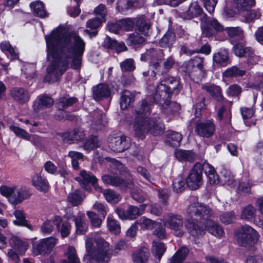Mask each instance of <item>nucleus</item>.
I'll return each instance as SVG.
<instances>
[{
  "instance_id": "1",
  "label": "nucleus",
  "mask_w": 263,
  "mask_h": 263,
  "mask_svg": "<svg viewBox=\"0 0 263 263\" xmlns=\"http://www.w3.org/2000/svg\"><path fill=\"white\" fill-rule=\"evenodd\" d=\"M47 58L51 62L47 68L45 80L54 82L58 80L68 67L79 69L85 49V42L78 35L73 33L63 36V33L58 29L53 30L49 35L45 36Z\"/></svg>"
},
{
  "instance_id": "2",
  "label": "nucleus",
  "mask_w": 263,
  "mask_h": 263,
  "mask_svg": "<svg viewBox=\"0 0 263 263\" xmlns=\"http://www.w3.org/2000/svg\"><path fill=\"white\" fill-rule=\"evenodd\" d=\"M150 100L149 97L139 102L135 111L133 127L137 137H142L147 133L154 136H160L165 130L164 125L160 118H149L145 116L151 108Z\"/></svg>"
},
{
  "instance_id": "3",
  "label": "nucleus",
  "mask_w": 263,
  "mask_h": 263,
  "mask_svg": "<svg viewBox=\"0 0 263 263\" xmlns=\"http://www.w3.org/2000/svg\"><path fill=\"white\" fill-rule=\"evenodd\" d=\"M164 54L160 48H152L147 49L141 55V60L148 62L152 70L151 76L155 78L156 75H163L167 73L173 67L175 60L172 57H169L161 64L164 59Z\"/></svg>"
},
{
  "instance_id": "4",
  "label": "nucleus",
  "mask_w": 263,
  "mask_h": 263,
  "mask_svg": "<svg viewBox=\"0 0 263 263\" xmlns=\"http://www.w3.org/2000/svg\"><path fill=\"white\" fill-rule=\"evenodd\" d=\"M96 248L93 249L91 239H87L85 242L87 253L83 260L85 263H108L111 256L109 245L103 238L95 239Z\"/></svg>"
},
{
  "instance_id": "5",
  "label": "nucleus",
  "mask_w": 263,
  "mask_h": 263,
  "mask_svg": "<svg viewBox=\"0 0 263 263\" xmlns=\"http://www.w3.org/2000/svg\"><path fill=\"white\" fill-rule=\"evenodd\" d=\"M235 237L240 246L250 248L257 243L260 235L252 227L245 224L236 230Z\"/></svg>"
},
{
  "instance_id": "6",
  "label": "nucleus",
  "mask_w": 263,
  "mask_h": 263,
  "mask_svg": "<svg viewBox=\"0 0 263 263\" xmlns=\"http://www.w3.org/2000/svg\"><path fill=\"white\" fill-rule=\"evenodd\" d=\"M186 214L193 220H199L204 223L205 220L210 218L213 212L207 205L199 202L191 203L187 207Z\"/></svg>"
},
{
  "instance_id": "7",
  "label": "nucleus",
  "mask_w": 263,
  "mask_h": 263,
  "mask_svg": "<svg viewBox=\"0 0 263 263\" xmlns=\"http://www.w3.org/2000/svg\"><path fill=\"white\" fill-rule=\"evenodd\" d=\"M172 94L162 85H158L153 96V101L163 108H166L170 106L171 110L176 112L180 109V105L176 102H171Z\"/></svg>"
},
{
  "instance_id": "8",
  "label": "nucleus",
  "mask_w": 263,
  "mask_h": 263,
  "mask_svg": "<svg viewBox=\"0 0 263 263\" xmlns=\"http://www.w3.org/2000/svg\"><path fill=\"white\" fill-rule=\"evenodd\" d=\"M57 242L58 239L53 237L41 239L33 245V253L35 255H49Z\"/></svg>"
},
{
  "instance_id": "9",
  "label": "nucleus",
  "mask_w": 263,
  "mask_h": 263,
  "mask_svg": "<svg viewBox=\"0 0 263 263\" xmlns=\"http://www.w3.org/2000/svg\"><path fill=\"white\" fill-rule=\"evenodd\" d=\"M201 168V163H196L186 177V185L192 190L198 189L203 183Z\"/></svg>"
},
{
  "instance_id": "10",
  "label": "nucleus",
  "mask_w": 263,
  "mask_h": 263,
  "mask_svg": "<svg viewBox=\"0 0 263 263\" xmlns=\"http://www.w3.org/2000/svg\"><path fill=\"white\" fill-rule=\"evenodd\" d=\"M184 219L182 216L179 214L170 213L165 222V225L173 231L175 236L181 237L184 233L183 230Z\"/></svg>"
},
{
  "instance_id": "11",
  "label": "nucleus",
  "mask_w": 263,
  "mask_h": 263,
  "mask_svg": "<svg viewBox=\"0 0 263 263\" xmlns=\"http://www.w3.org/2000/svg\"><path fill=\"white\" fill-rule=\"evenodd\" d=\"M202 35L206 37L215 35L218 32L224 30V28L216 19H208L203 22L201 26Z\"/></svg>"
},
{
  "instance_id": "12",
  "label": "nucleus",
  "mask_w": 263,
  "mask_h": 263,
  "mask_svg": "<svg viewBox=\"0 0 263 263\" xmlns=\"http://www.w3.org/2000/svg\"><path fill=\"white\" fill-rule=\"evenodd\" d=\"M130 146V139L125 136L111 137L109 140V147L116 153L123 152Z\"/></svg>"
},
{
  "instance_id": "13",
  "label": "nucleus",
  "mask_w": 263,
  "mask_h": 263,
  "mask_svg": "<svg viewBox=\"0 0 263 263\" xmlns=\"http://www.w3.org/2000/svg\"><path fill=\"white\" fill-rule=\"evenodd\" d=\"M215 130V125L211 120L196 123L195 133L200 137L210 138L213 135Z\"/></svg>"
},
{
  "instance_id": "14",
  "label": "nucleus",
  "mask_w": 263,
  "mask_h": 263,
  "mask_svg": "<svg viewBox=\"0 0 263 263\" xmlns=\"http://www.w3.org/2000/svg\"><path fill=\"white\" fill-rule=\"evenodd\" d=\"M8 242L10 247L20 254H24L28 248L27 241L22 240L17 236L11 233L8 236Z\"/></svg>"
},
{
  "instance_id": "15",
  "label": "nucleus",
  "mask_w": 263,
  "mask_h": 263,
  "mask_svg": "<svg viewBox=\"0 0 263 263\" xmlns=\"http://www.w3.org/2000/svg\"><path fill=\"white\" fill-rule=\"evenodd\" d=\"M103 182L107 184L113 186H118L122 188L130 187L132 184L127 182L125 179L120 178L115 174H108L103 175L102 177Z\"/></svg>"
},
{
  "instance_id": "16",
  "label": "nucleus",
  "mask_w": 263,
  "mask_h": 263,
  "mask_svg": "<svg viewBox=\"0 0 263 263\" xmlns=\"http://www.w3.org/2000/svg\"><path fill=\"white\" fill-rule=\"evenodd\" d=\"M202 89L208 92L212 99L215 101L216 103H222L226 102V100L222 95V91L221 87L219 86L214 84L210 85H203Z\"/></svg>"
},
{
  "instance_id": "17",
  "label": "nucleus",
  "mask_w": 263,
  "mask_h": 263,
  "mask_svg": "<svg viewBox=\"0 0 263 263\" xmlns=\"http://www.w3.org/2000/svg\"><path fill=\"white\" fill-rule=\"evenodd\" d=\"M30 195V192L27 189L24 187L17 188L15 186V190L10 198H9V201L11 204L16 205L28 198Z\"/></svg>"
},
{
  "instance_id": "18",
  "label": "nucleus",
  "mask_w": 263,
  "mask_h": 263,
  "mask_svg": "<svg viewBox=\"0 0 263 263\" xmlns=\"http://www.w3.org/2000/svg\"><path fill=\"white\" fill-rule=\"evenodd\" d=\"M10 95L20 104H25L30 100L29 92L22 87H14L11 89Z\"/></svg>"
},
{
  "instance_id": "19",
  "label": "nucleus",
  "mask_w": 263,
  "mask_h": 263,
  "mask_svg": "<svg viewBox=\"0 0 263 263\" xmlns=\"http://www.w3.org/2000/svg\"><path fill=\"white\" fill-rule=\"evenodd\" d=\"M54 101L52 98L46 95L38 96L33 103V107L35 112H39L44 108H48L53 105Z\"/></svg>"
},
{
  "instance_id": "20",
  "label": "nucleus",
  "mask_w": 263,
  "mask_h": 263,
  "mask_svg": "<svg viewBox=\"0 0 263 263\" xmlns=\"http://www.w3.org/2000/svg\"><path fill=\"white\" fill-rule=\"evenodd\" d=\"M106 123L105 116L101 110L97 109L92 117L91 128L96 130H100L105 126Z\"/></svg>"
},
{
  "instance_id": "21",
  "label": "nucleus",
  "mask_w": 263,
  "mask_h": 263,
  "mask_svg": "<svg viewBox=\"0 0 263 263\" xmlns=\"http://www.w3.org/2000/svg\"><path fill=\"white\" fill-rule=\"evenodd\" d=\"M144 4V0H118L117 8L121 12L132 8L141 7Z\"/></svg>"
},
{
  "instance_id": "22",
  "label": "nucleus",
  "mask_w": 263,
  "mask_h": 263,
  "mask_svg": "<svg viewBox=\"0 0 263 263\" xmlns=\"http://www.w3.org/2000/svg\"><path fill=\"white\" fill-rule=\"evenodd\" d=\"M92 95L95 100L99 101L110 95V90L106 84H99L92 88Z\"/></svg>"
},
{
  "instance_id": "23",
  "label": "nucleus",
  "mask_w": 263,
  "mask_h": 263,
  "mask_svg": "<svg viewBox=\"0 0 263 263\" xmlns=\"http://www.w3.org/2000/svg\"><path fill=\"white\" fill-rule=\"evenodd\" d=\"M202 10L197 3H192L190 7L184 12L180 13V16L184 19H191L199 15H205L202 14Z\"/></svg>"
},
{
  "instance_id": "24",
  "label": "nucleus",
  "mask_w": 263,
  "mask_h": 263,
  "mask_svg": "<svg viewBox=\"0 0 263 263\" xmlns=\"http://www.w3.org/2000/svg\"><path fill=\"white\" fill-rule=\"evenodd\" d=\"M185 226L189 233L194 237H199L204 233V227L188 219L185 222Z\"/></svg>"
},
{
  "instance_id": "25",
  "label": "nucleus",
  "mask_w": 263,
  "mask_h": 263,
  "mask_svg": "<svg viewBox=\"0 0 263 263\" xmlns=\"http://www.w3.org/2000/svg\"><path fill=\"white\" fill-rule=\"evenodd\" d=\"M62 220L60 216H55L51 219L47 220L43 223L41 230L44 235H49L52 233L54 229V226L59 227L61 224Z\"/></svg>"
},
{
  "instance_id": "26",
  "label": "nucleus",
  "mask_w": 263,
  "mask_h": 263,
  "mask_svg": "<svg viewBox=\"0 0 263 263\" xmlns=\"http://www.w3.org/2000/svg\"><path fill=\"white\" fill-rule=\"evenodd\" d=\"M201 172L204 171L205 174L209 178V181L211 184L218 183L219 176L216 174L215 168L208 163H201Z\"/></svg>"
},
{
  "instance_id": "27",
  "label": "nucleus",
  "mask_w": 263,
  "mask_h": 263,
  "mask_svg": "<svg viewBox=\"0 0 263 263\" xmlns=\"http://www.w3.org/2000/svg\"><path fill=\"white\" fill-rule=\"evenodd\" d=\"M158 85H162L165 89L172 93L175 90H179L180 85L179 80L173 77H168L162 80Z\"/></svg>"
},
{
  "instance_id": "28",
  "label": "nucleus",
  "mask_w": 263,
  "mask_h": 263,
  "mask_svg": "<svg viewBox=\"0 0 263 263\" xmlns=\"http://www.w3.org/2000/svg\"><path fill=\"white\" fill-rule=\"evenodd\" d=\"M102 20L100 18H94L89 20L86 24V26L87 28H89L90 30H85L84 34L88 35L91 38L96 36L98 34L97 29L101 26L102 22Z\"/></svg>"
},
{
  "instance_id": "29",
  "label": "nucleus",
  "mask_w": 263,
  "mask_h": 263,
  "mask_svg": "<svg viewBox=\"0 0 263 263\" xmlns=\"http://www.w3.org/2000/svg\"><path fill=\"white\" fill-rule=\"evenodd\" d=\"M204 223V227L212 235L217 237H222L224 235V231L218 223L211 220L210 218L205 220Z\"/></svg>"
},
{
  "instance_id": "30",
  "label": "nucleus",
  "mask_w": 263,
  "mask_h": 263,
  "mask_svg": "<svg viewBox=\"0 0 263 263\" xmlns=\"http://www.w3.org/2000/svg\"><path fill=\"white\" fill-rule=\"evenodd\" d=\"M183 67L185 68V72L189 74L195 67L201 70L203 68V58L199 57H195L188 62L183 64Z\"/></svg>"
},
{
  "instance_id": "31",
  "label": "nucleus",
  "mask_w": 263,
  "mask_h": 263,
  "mask_svg": "<svg viewBox=\"0 0 263 263\" xmlns=\"http://www.w3.org/2000/svg\"><path fill=\"white\" fill-rule=\"evenodd\" d=\"M149 256V251L146 247H141L135 251L133 254V260L134 263H145Z\"/></svg>"
},
{
  "instance_id": "32",
  "label": "nucleus",
  "mask_w": 263,
  "mask_h": 263,
  "mask_svg": "<svg viewBox=\"0 0 263 263\" xmlns=\"http://www.w3.org/2000/svg\"><path fill=\"white\" fill-rule=\"evenodd\" d=\"M224 30L227 33L231 42L242 41L243 39V31L239 27H226L224 28Z\"/></svg>"
},
{
  "instance_id": "33",
  "label": "nucleus",
  "mask_w": 263,
  "mask_h": 263,
  "mask_svg": "<svg viewBox=\"0 0 263 263\" xmlns=\"http://www.w3.org/2000/svg\"><path fill=\"white\" fill-rule=\"evenodd\" d=\"M84 214L79 213L73 218L76 227V232L78 234H84L87 230V224L85 221Z\"/></svg>"
},
{
  "instance_id": "34",
  "label": "nucleus",
  "mask_w": 263,
  "mask_h": 263,
  "mask_svg": "<svg viewBox=\"0 0 263 263\" xmlns=\"http://www.w3.org/2000/svg\"><path fill=\"white\" fill-rule=\"evenodd\" d=\"M85 134L81 129H75L63 134L64 141H79L84 139Z\"/></svg>"
},
{
  "instance_id": "35",
  "label": "nucleus",
  "mask_w": 263,
  "mask_h": 263,
  "mask_svg": "<svg viewBox=\"0 0 263 263\" xmlns=\"http://www.w3.org/2000/svg\"><path fill=\"white\" fill-rule=\"evenodd\" d=\"M80 177H77L75 179L77 181L80 182L81 185L83 188H86L87 183H91L95 184L97 179L96 177L90 174L87 173L85 171L83 170L80 172Z\"/></svg>"
},
{
  "instance_id": "36",
  "label": "nucleus",
  "mask_w": 263,
  "mask_h": 263,
  "mask_svg": "<svg viewBox=\"0 0 263 263\" xmlns=\"http://www.w3.org/2000/svg\"><path fill=\"white\" fill-rule=\"evenodd\" d=\"M189 252V249L185 247L180 248L175 254L169 259L168 263H182Z\"/></svg>"
},
{
  "instance_id": "37",
  "label": "nucleus",
  "mask_w": 263,
  "mask_h": 263,
  "mask_svg": "<svg viewBox=\"0 0 263 263\" xmlns=\"http://www.w3.org/2000/svg\"><path fill=\"white\" fill-rule=\"evenodd\" d=\"M34 15L41 18L47 15V12L45 8L44 4L40 1L31 3L30 5Z\"/></svg>"
},
{
  "instance_id": "38",
  "label": "nucleus",
  "mask_w": 263,
  "mask_h": 263,
  "mask_svg": "<svg viewBox=\"0 0 263 263\" xmlns=\"http://www.w3.org/2000/svg\"><path fill=\"white\" fill-rule=\"evenodd\" d=\"M13 215L16 219L13 221V223L15 226L20 227H25L31 229V226L28 223V221L26 219V216L23 211L16 210Z\"/></svg>"
},
{
  "instance_id": "39",
  "label": "nucleus",
  "mask_w": 263,
  "mask_h": 263,
  "mask_svg": "<svg viewBox=\"0 0 263 263\" xmlns=\"http://www.w3.org/2000/svg\"><path fill=\"white\" fill-rule=\"evenodd\" d=\"M135 100V95L127 90L121 93L120 106L122 109H126Z\"/></svg>"
},
{
  "instance_id": "40",
  "label": "nucleus",
  "mask_w": 263,
  "mask_h": 263,
  "mask_svg": "<svg viewBox=\"0 0 263 263\" xmlns=\"http://www.w3.org/2000/svg\"><path fill=\"white\" fill-rule=\"evenodd\" d=\"M182 139V135L179 133L169 131L166 136L165 141L168 144L173 147H177L179 145Z\"/></svg>"
},
{
  "instance_id": "41",
  "label": "nucleus",
  "mask_w": 263,
  "mask_h": 263,
  "mask_svg": "<svg viewBox=\"0 0 263 263\" xmlns=\"http://www.w3.org/2000/svg\"><path fill=\"white\" fill-rule=\"evenodd\" d=\"M32 182L33 185L37 190L42 192H46L48 190L49 185L48 182L39 174H35L32 176Z\"/></svg>"
},
{
  "instance_id": "42",
  "label": "nucleus",
  "mask_w": 263,
  "mask_h": 263,
  "mask_svg": "<svg viewBox=\"0 0 263 263\" xmlns=\"http://www.w3.org/2000/svg\"><path fill=\"white\" fill-rule=\"evenodd\" d=\"M214 61L222 66H226L229 63V53L227 50H221L213 55Z\"/></svg>"
},
{
  "instance_id": "43",
  "label": "nucleus",
  "mask_w": 263,
  "mask_h": 263,
  "mask_svg": "<svg viewBox=\"0 0 263 263\" xmlns=\"http://www.w3.org/2000/svg\"><path fill=\"white\" fill-rule=\"evenodd\" d=\"M256 212L255 208L251 204H248L242 209L240 217L241 219L248 221H252L253 219H257L255 218Z\"/></svg>"
},
{
  "instance_id": "44",
  "label": "nucleus",
  "mask_w": 263,
  "mask_h": 263,
  "mask_svg": "<svg viewBox=\"0 0 263 263\" xmlns=\"http://www.w3.org/2000/svg\"><path fill=\"white\" fill-rule=\"evenodd\" d=\"M77 101L78 99L75 97H61L57 100L55 106L58 110H63L69 106L75 104Z\"/></svg>"
},
{
  "instance_id": "45",
  "label": "nucleus",
  "mask_w": 263,
  "mask_h": 263,
  "mask_svg": "<svg viewBox=\"0 0 263 263\" xmlns=\"http://www.w3.org/2000/svg\"><path fill=\"white\" fill-rule=\"evenodd\" d=\"M234 181V178L231 172L226 168H222L219 176L218 182L223 185H231Z\"/></svg>"
},
{
  "instance_id": "46",
  "label": "nucleus",
  "mask_w": 263,
  "mask_h": 263,
  "mask_svg": "<svg viewBox=\"0 0 263 263\" xmlns=\"http://www.w3.org/2000/svg\"><path fill=\"white\" fill-rule=\"evenodd\" d=\"M235 8L239 11H245L255 5V0H233Z\"/></svg>"
},
{
  "instance_id": "47",
  "label": "nucleus",
  "mask_w": 263,
  "mask_h": 263,
  "mask_svg": "<svg viewBox=\"0 0 263 263\" xmlns=\"http://www.w3.org/2000/svg\"><path fill=\"white\" fill-rule=\"evenodd\" d=\"M166 251V248L163 242L159 241H154L152 253L153 254L158 258L159 261Z\"/></svg>"
},
{
  "instance_id": "48",
  "label": "nucleus",
  "mask_w": 263,
  "mask_h": 263,
  "mask_svg": "<svg viewBox=\"0 0 263 263\" xmlns=\"http://www.w3.org/2000/svg\"><path fill=\"white\" fill-rule=\"evenodd\" d=\"M176 36L171 31L167 32L160 41V45L162 47L171 46L175 42Z\"/></svg>"
},
{
  "instance_id": "49",
  "label": "nucleus",
  "mask_w": 263,
  "mask_h": 263,
  "mask_svg": "<svg viewBox=\"0 0 263 263\" xmlns=\"http://www.w3.org/2000/svg\"><path fill=\"white\" fill-rule=\"evenodd\" d=\"M103 193L107 201L110 203H117L121 199L120 194L111 189L105 190L103 191Z\"/></svg>"
},
{
  "instance_id": "50",
  "label": "nucleus",
  "mask_w": 263,
  "mask_h": 263,
  "mask_svg": "<svg viewBox=\"0 0 263 263\" xmlns=\"http://www.w3.org/2000/svg\"><path fill=\"white\" fill-rule=\"evenodd\" d=\"M83 199L82 192L79 190H76L73 192L69 193L67 200L73 206H77L81 204Z\"/></svg>"
},
{
  "instance_id": "51",
  "label": "nucleus",
  "mask_w": 263,
  "mask_h": 263,
  "mask_svg": "<svg viewBox=\"0 0 263 263\" xmlns=\"http://www.w3.org/2000/svg\"><path fill=\"white\" fill-rule=\"evenodd\" d=\"M175 155L180 161L193 162L194 160V153L189 151L179 150L176 152Z\"/></svg>"
},
{
  "instance_id": "52",
  "label": "nucleus",
  "mask_w": 263,
  "mask_h": 263,
  "mask_svg": "<svg viewBox=\"0 0 263 263\" xmlns=\"http://www.w3.org/2000/svg\"><path fill=\"white\" fill-rule=\"evenodd\" d=\"M2 51L8 52L14 59L18 58V54L17 50L12 47L9 42L7 41L3 42L0 45Z\"/></svg>"
},
{
  "instance_id": "53",
  "label": "nucleus",
  "mask_w": 263,
  "mask_h": 263,
  "mask_svg": "<svg viewBox=\"0 0 263 263\" xmlns=\"http://www.w3.org/2000/svg\"><path fill=\"white\" fill-rule=\"evenodd\" d=\"M100 145V141L98 139L97 137L91 136L85 141L83 145V147L86 150L90 151L99 147Z\"/></svg>"
},
{
  "instance_id": "54",
  "label": "nucleus",
  "mask_w": 263,
  "mask_h": 263,
  "mask_svg": "<svg viewBox=\"0 0 263 263\" xmlns=\"http://www.w3.org/2000/svg\"><path fill=\"white\" fill-rule=\"evenodd\" d=\"M136 30L140 33L148 35L149 25L143 18H139L136 22Z\"/></svg>"
},
{
  "instance_id": "55",
  "label": "nucleus",
  "mask_w": 263,
  "mask_h": 263,
  "mask_svg": "<svg viewBox=\"0 0 263 263\" xmlns=\"http://www.w3.org/2000/svg\"><path fill=\"white\" fill-rule=\"evenodd\" d=\"M107 226L109 231L115 234H118L120 232L121 228L119 223L110 215H108L107 217Z\"/></svg>"
},
{
  "instance_id": "56",
  "label": "nucleus",
  "mask_w": 263,
  "mask_h": 263,
  "mask_svg": "<svg viewBox=\"0 0 263 263\" xmlns=\"http://www.w3.org/2000/svg\"><path fill=\"white\" fill-rule=\"evenodd\" d=\"M242 12L245 18V21L248 23L253 22L256 19H258L260 16V13L257 10H250L248 9Z\"/></svg>"
},
{
  "instance_id": "57",
  "label": "nucleus",
  "mask_w": 263,
  "mask_h": 263,
  "mask_svg": "<svg viewBox=\"0 0 263 263\" xmlns=\"http://www.w3.org/2000/svg\"><path fill=\"white\" fill-rule=\"evenodd\" d=\"M87 215L92 227H100L102 222V217H99L96 213L92 211H87Z\"/></svg>"
},
{
  "instance_id": "58",
  "label": "nucleus",
  "mask_w": 263,
  "mask_h": 263,
  "mask_svg": "<svg viewBox=\"0 0 263 263\" xmlns=\"http://www.w3.org/2000/svg\"><path fill=\"white\" fill-rule=\"evenodd\" d=\"M221 222L225 224L234 223L236 220V215L234 212H226L220 216Z\"/></svg>"
},
{
  "instance_id": "59",
  "label": "nucleus",
  "mask_w": 263,
  "mask_h": 263,
  "mask_svg": "<svg viewBox=\"0 0 263 263\" xmlns=\"http://www.w3.org/2000/svg\"><path fill=\"white\" fill-rule=\"evenodd\" d=\"M186 182L183 178L178 177L173 181V189L174 192L179 193L184 190Z\"/></svg>"
},
{
  "instance_id": "60",
  "label": "nucleus",
  "mask_w": 263,
  "mask_h": 263,
  "mask_svg": "<svg viewBox=\"0 0 263 263\" xmlns=\"http://www.w3.org/2000/svg\"><path fill=\"white\" fill-rule=\"evenodd\" d=\"M246 73V71L239 69L236 66H233L228 68L224 72V75L226 77L242 76Z\"/></svg>"
},
{
  "instance_id": "61",
  "label": "nucleus",
  "mask_w": 263,
  "mask_h": 263,
  "mask_svg": "<svg viewBox=\"0 0 263 263\" xmlns=\"http://www.w3.org/2000/svg\"><path fill=\"white\" fill-rule=\"evenodd\" d=\"M137 223L141 226L143 228L146 229H153L155 227L157 222L152 220L150 219L142 217L139 220L136 221Z\"/></svg>"
},
{
  "instance_id": "62",
  "label": "nucleus",
  "mask_w": 263,
  "mask_h": 263,
  "mask_svg": "<svg viewBox=\"0 0 263 263\" xmlns=\"http://www.w3.org/2000/svg\"><path fill=\"white\" fill-rule=\"evenodd\" d=\"M9 128L16 136L20 138L27 140L28 139V138L29 137V134L23 128L14 125H10Z\"/></svg>"
},
{
  "instance_id": "63",
  "label": "nucleus",
  "mask_w": 263,
  "mask_h": 263,
  "mask_svg": "<svg viewBox=\"0 0 263 263\" xmlns=\"http://www.w3.org/2000/svg\"><path fill=\"white\" fill-rule=\"evenodd\" d=\"M57 227L62 237H66L69 235L71 226L69 222L65 221L62 223L61 227L60 224H59V227Z\"/></svg>"
},
{
  "instance_id": "64",
  "label": "nucleus",
  "mask_w": 263,
  "mask_h": 263,
  "mask_svg": "<svg viewBox=\"0 0 263 263\" xmlns=\"http://www.w3.org/2000/svg\"><path fill=\"white\" fill-rule=\"evenodd\" d=\"M247 58V62L250 65L256 64L260 60V57L254 54V51L250 48L247 50L246 55L245 57Z\"/></svg>"
}]
</instances>
